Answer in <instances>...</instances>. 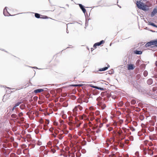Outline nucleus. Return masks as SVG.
Here are the masks:
<instances>
[{
  "label": "nucleus",
  "mask_w": 157,
  "mask_h": 157,
  "mask_svg": "<svg viewBox=\"0 0 157 157\" xmlns=\"http://www.w3.org/2000/svg\"><path fill=\"white\" fill-rule=\"evenodd\" d=\"M137 7L140 10L143 11H147L149 10L148 7L146 4H145L143 2L140 1H137L136 3Z\"/></svg>",
  "instance_id": "obj_1"
},
{
  "label": "nucleus",
  "mask_w": 157,
  "mask_h": 157,
  "mask_svg": "<svg viewBox=\"0 0 157 157\" xmlns=\"http://www.w3.org/2000/svg\"><path fill=\"white\" fill-rule=\"evenodd\" d=\"M157 44V39L151 40L147 42L145 45V47H146L151 46L152 45H155V44Z\"/></svg>",
  "instance_id": "obj_2"
},
{
  "label": "nucleus",
  "mask_w": 157,
  "mask_h": 157,
  "mask_svg": "<svg viewBox=\"0 0 157 157\" xmlns=\"http://www.w3.org/2000/svg\"><path fill=\"white\" fill-rule=\"evenodd\" d=\"M6 7L3 10V14L5 16H11L10 13L7 11Z\"/></svg>",
  "instance_id": "obj_3"
},
{
  "label": "nucleus",
  "mask_w": 157,
  "mask_h": 157,
  "mask_svg": "<svg viewBox=\"0 0 157 157\" xmlns=\"http://www.w3.org/2000/svg\"><path fill=\"white\" fill-rule=\"evenodd\" d=\"M157 13V7L155 8L153 10V11L151 12V17H152L156 13Z\"/></svg>",
  "instance_id": "obj_4"
},
{
  "label": "nucleus",
  "mask_w": 157,
  "mask_h": 157,
  "mask_svg": "<svg viewBox=\"0 0 157 157\" xmlns=\"http://www.w3.org/2000/svg\"><path fill=\"white\" fill-rule=\"evenodd\" d=\"M79 6L81 9L82 10L83 12L85 13L86 12V9L85 8V6L82 5V4H79Z\"/></svg>",
  "instance_id": "obj_5"
},
{
  "label": "nucleus",
  "mask_w": 157,
  "mask_h": 157,
  "mask_svg": "<svg viewBox=\"0 0 157 157\" xmlns=\"http://www.w3.org/2000/svg\"><path fill=\"white\" fill-rule=\"evenodd\" d=\"M135 67L132 64H129L128 65V70H133L134 69Z\"/></svg>",
  "instance_id": "obj_6"
},
{
  "label": "nucleus",
  "mask_w": 157,
  "mask_h": 157,
  "mask_svg": "<svg viewBox=\"0 0 157 157\" xmlns=\"http://www.w3.org/2000/svg\"><path fill=\"white\" fill-rule=\"evenodd\" d=\"M82 107L80 106V105H78L77 106H76L74 108V110L76 111H78V109H79L80 111H81L82 109Z\"/></svg>",
  "instance_id": "obj_7"
},
{
  "label": "nucleus",
  "mask_w": 157,
  "mask_h": 157,
  "mask_svg": "<svg viewBox=\"0 0 157 157\" xmlns=\"http://www.w3.org/2000/svg\"><path fill=\"white\" fill-rule=\"evenodd\" d=\"M44 90L42 89H38L34 90V92L36 94L40 93L41 92L44 91Z\"/></svg>",
  "instance_id": "obj_8"
},
{
  "label": "nucleus",
  "mask_w": 157,
  "mask_h": 157,
  "mask_svg": "<svg viewBox=\"0 0 157 157\" xmlns=\"http://www.w3.org/2000/svg\"><path fill=\"white\" fill-rule=\"evenodd\" d=\"M90 116V120L91 121H93L95 119V117L94 115V113L93 112H91L89 114Z\"/></svg>",
  "instance_id": "obj_9"
},
{
  "label": "nucleus",
  "mask_w": 157,
  "mask_h": 157,
  "mask_svg": "<svg viewBox=\"0 0 157 157\" xmlns=\"http://www.w3.org/2000/svg\"><path fill=\"white\" fill-rule=\"evenodd\" d=\"M35 16L37 18H42V17H43V15H42L37 13H35Z\"/></svg>",
  "instance_id": "obj_10"
},
{
  "label": "nucleus",
  "mask_w": 157,
  "mask_h": 157,
  "mask_svg": "<svg viewBox=\"0 0 157 157\" xmlns=\"http://www.w3.org/2000/svg\"><path fill=\"white\" fill-rule=\"evenodd\" d=\"M107 66L108 67H104L103 68L100 69L99 70V71H106V70L108 69V67H109V64Z\"/></svg>",
  "instance_id": "obj_11"
},
{
  "label": "nucleus",
  "mask_w": 157,
  "mask_h": 157,
  "mask_svg": "<svg viewBox=\"0 0 157 157\" xmlns=\"http://www.w3.org/2000/svg\"><path fill=\"white\" fill-rule=\"evenodd\" d=\"M134 54L136 55H141L142 53V51L136 50L134 51Z\"/></svg>",
  "instance_id": "obj_12"
},
{
  "label": "nucleus",
  "mask_w": 157,
  "mask_h": 157,
  "mask_svg": "<svg viewBox=\"0 0 157 157\" xmlns=\"http://www.w3.org/2000/svg\"><path fill=\"white\" fill-rule=\"evenodd\" d=\"M153 83V80L152 78H149L147 81V83L149 85H151Z\"/></svg>",
  "instance_id": "obj_13"
},
{
  "label": "nucleus",
  "mask_w": 157,
  "mask_h": 157,
  "mask_svg": "<svg viewBox=\"0 0 157 157\" xmlns=\"http://www.w3.org/2000/svg\"><path fill=\"white\" fill-rule=\"evenodd\" d=\"M132 84L133 85V86L135 87L136 88H137V86L138 83L137 82L135 81H132Z\"/></svg>",
  "instance_id": "obj_14"
},
{
  "label": "nucleus",
  "mask_w": 157,
  "mask_h": 157,
  "mask_svg": "<svg viewBox=\"0 0 157 157\" xmlns=\"http://www.w3.org/2000/svg\"><path fill=\"white\" fill-rule=\"evenodd\" d=\"M148 25H151L154 27H155L156 28H157V25H156L155 24H154L153 22H149L148 23Z\"/></svg>",
  "instance_id": "obj_15"
},
{
  "label": "nucleus",
  "mask_w": 157,
  "mask_h": 157,
  "mask_svg": "<svg viewBox=\"0 0 157 157\" xmlns=\"http://www.w3.org/2000/svg\"><path fill=\"white\" fill-rule=\"evenodd\" d=\"M83 85L82 84H73V85H70V86H74V87H77V86H79L80 87L82 86Z\"/></svg>",
  "instance_id": "obj_16"
},
{
  "label": "nucleus",
  "mask_w": 157,
  "mask_h": 157,
  "mask_svg": "<svg viewBox=\"0 0 157 157\" xmlns=\"http://www.w3.org/2000/svg\"><path fill=\"white\" fill-rule=\"evenodd\" d=\"M73 115L74 117H76L77 115V113L76 112L77 111L74 110V109L73 110Z\"/></svg>",
  "instance_id": "obj_17"
},
{
  "label": "nucleus",
  "mask_w": 157,
  "mask_h": 157,
  "mask_svg": "<svg viewBox=\"0 0 157 157\" xmlns=\"http://www.w3.org/2000/svg\"><path fill=\"white\" fill-rule=\"evenodd\" d=\"M96 89L100 90H106V89L105 88H103L101 87H99L97 86Z\"/></svg>",
  "instance_id": "obj_18"
},
{
  "label": "nucleus",
  "mask_w": 157,
  "mask_h": 157,
  "mask_svg": "<svg viewBox=\"0 0 157 157\" xmlns=\"http://www.w3.org/2000/svg\"><path fill=\"white\" fill-rule=\"evenodd\" d=\"M150 125L154 126L155 125V122L151 120H150L149 121Z\"/></svg>",
  "instance_id": "obj_19"
},
{
  "label": "nucleus",
  "mask_w": 157,
  "mask_h": 157,
  "mask_svg": "<svg viewBox=\"0 0 157 157\" xmlns=\"http://www.w3.org/2000/svg\"><path fill=\"white\" fill-rule=\"evenodd\" d=\"M100 46L99 45V44L98 43V42H97V43H95L94 44V45H93V47L95 48H96V47L97 46Z\"/></svg>",
  "instance_id": "obj_20"
},
{
  "label": "nucleus",
  "mask_w": 157,
  "mask_h": 157,
  "mask_svg": "<svg viewBox=\"0 0 157 157\" xmlns=\"http://www.w3.org/2000/svg\"><path fill=\"white\" fill-rule=\"evenodd\" d=\"M25 104H22L20 106V107L21 109H23L25 108Z\"/></svg>",
  "instance_id": "obj_21"
},
{
  "label": "nucleus",
  "mask_w": 157,
  "mask_h": 157,
  "mask_svg": "<svg viewBox=\"0 0 157 157\" xmlns=\"http://www.w3.org/2000/svg\"><path fill=\"white\" fill-rule=\"evenodd\" d=\"M143 75L145 77H146L148 75V72L147 71H145L143 73Z\"/></svg>",
  "instance_id": "obj_22"
},
{
  "label": "nucleus",
  "mask_w": 157,
  "mask_h": 157,
  "mask_svg": "<svg viewBox=\"0 0 157 157\" xmlns=\"http://www.w3.org/2000/svg\"><path fill=\"white\" fill-rule=\"evenodd\" d=\"M22 103V101H19L17 103L15 104V106L16 107L18 106H19L20 104H21Z\"/></svg>",
  "instance_id": "obj_23"
},
{
  "label": "nucleus",
  "mask_w": 157,
  "mask_h": 157,
  "mask_svg": "<svg viewBox=\"0 0 157 157\" xmlns=\"http://www.w3.org/2000/svg\"><path fill=\"white\" fill-rule=\"evenodd\" d=\"M150 132L153 131L154 130V128L153 127H149L148 128Z\"/></svg>",
  "instance_id": "obj_24"
},
{
  "label": "nucleus",
  "mask_w": 157,
  "mask_h": 157,
  "mask_svg": "<svg viewBox=\"0 0 157 157\" xmlns=\"http://www.w3.org/2000/svg\"><path fill=\"white\" fill-rule=\"evenodd\" d=\"M136 101L134 99H133L131 101V104L132 105H134L136 103Z\"/></svg>",
  "instance_id": "obj_25"
},
{
  "label": "nucleus",
  "mask_w": 157,
  "mask_h": 157,
  "mask_svg": "<svg viewBox=\"0 0 157 157\" xmlns=\"http://www.w3.org/2000/svg\"><path fill=\"white\" fill-rule=\"evenodd\" d=\"M123 105H124V103L122 101H120L118 104V106H122Z\"/></svg>",
  "instance_id": "obj_26"
},
{
  "label": "nucleus",
  "mask_w": 157,
  "mask_h": 157,
  "mask_svg": "<svg viewBox=\"0 0 157 157\" xmlns=\"http://www.w3.org/2000/svg\"><path fill=\"white\" fill-rule=\"evenodd\" d=\"M48 145L50 147V148H52V142L50 141H49L48 143Z\"/></svg>",
  "instance_id": "obj_27"
},
{
  "label": "nucleus",
  "mask_w": 157,
  "mask_h": 157,
  "mask_svg": "<svg viewBox=\"0 0 157 157\" xmlns=\"http://www.w3.org/2000/svg\"><path fill=\"white\" fill-rule=\"evenodd\" d=\"M11 117L13 118H16L17 117V115L16 114L13 113L11 115Z\"/></svg>",
  "instance_id": "obj_28"
},
{
  "label": "nucleus",
  "mask_w": 157,
  "mask_h": 157,
  "mask_svg": "<svg viewBox=\"0 0 157 157\" xmlns=\"http://www.w3.org/2000/svg\"><path fill=\"white\" fill-rule=\"evenodd\" d=\"M81 155V153L79 152H78L76 153V157H80Z\"/></svg>",
  "instance_id": "obj_29"
},
{
  "label": "nucleus",
  "mask_w": 157,
  "mask_h": 157,
  "mask_svg": "<svg viewBox=\"0 0 157 157\" xmlns=\"http://www.w3.org/2000/svg\"><path fill=\"white\" fill-rule=\"evenodd\" d=\"M140 59H138L136 61V65L137 66L139 65L140 64Z\"/></svg>",
  "instance_id": "obj_30"
},
{
  "label": "nucleus",
  "mask_w": 157,
  "mask_h": 157,
  "mask_svg": "<svg viewBox=\"0 0 157 157\" xmlns=\"http://www.w3.org/2000/svg\"><path fill=\"white\" fill-rule=\"evenodd\" d=\"M98 43L99 44V45H101V44H103L105 43V41L102 40L100 41L99 42H98Z\"/></svg>",
  "instance_id": "obj_31"
},
{
  "label": "nucleus",
  "mask_w": 157,
  "mask_h": 157,
  "mask_svg": "<svg viewBox=\"0 0 157 157\" xmlns=\"http://www.w3.org/2000/svg\"><path fill=\"white\" fill-rule=\"evenodd\" d=\"M122 129L124 130V131L125 132H127V131H128V132L129 131V129H127L126 128H122Z\"/></svg>",
  "instance_id": "obj_32"
},
{
  "label": "nucleus",
  "mask_w": 157,
  "mask_h": 157,
  "mask_svg": "<svg viewBox=\"0 0 157 157\" xmlns=\"http://www.w3.org/2000/svg\"><path fill=\"white\" fill-rule=\"evenodd\" d=\"M96 121H98V122H100V125L99 126V127L100 128H101L103 125V124L102 123H101L100 121H98V120H96Z\"/></svg>",
  "instance_id": "obj_33"
},
{
  "label": "nucleus",
  "mask_w": 157,
  "mask_h": 157,
  "mask_svg": "<svg viewBox=\"0 0 157 157\" xmlns=\"http://www.w3.org/2000/svg\"><path fill=\"white\" fill-rule=\"evenodd\" d=\"M89 86L91 87H92L93 88H95V89H96V87L97 86H94V85H92V84H89Z\"/></svg>",
  "instance_id": "obj_34"
},
{
  "label": "nucleus",
  "mask_w": 157,
  "mask_h": 157,
  "mask_svg": "<svg viewBox=\"0 0 157 157\" xmlns=\"http://www.w3.org/2000/svg\"><path fill=\"white\" fill-rule=\"evenodd\" d=\"M89 19H88V20L87 21V20H86V23H85V26H88V21H89Z\"/></svg>",
  "instance_id": "obj_35"
},
{
  "label": "nucleus",
  "mask_w": 157,
  "mask_h": 157,
  "mask_svg": "<svg viewBox=\"0 0 157 157\" xmlns=\"http://www.w3.org/2000/svg\"><path fill=\"white\" fill-rule=\"evenodd\" d=\"M62 118L64 119L67 118V115H66L65 114H64L63 115H62Z\"/></svg>",
  "instance_id": "obj_36"
},
{
  "label": "nucleus",
  "mask_w": 157,
  "mask_h": 157,
  "mask_svg": "<svg viewBox=\"0 0 157 157\" xmlns=\"http://www.w3.org/2000/svg\"><path fill=\"white\" fill-rule=\"evenodd\" d=\"M48 18V17L46 16H43V17H42V19H46Z\"/></svg>",
  "instance_id": "obj_37"
},
{
  "label": "nucleus",
  "mask_w": 157,
  "mask_h": 157,
  "mask_svg": "<svg viewBox=\"0 0 157 157\" xmlns=\"http://www.w3.org/2000/svg\"><path fill=\"white\" fill-rule=\"evenodd\" d=\"M73 117L71 116L69 117V119L70 121H72L73 120Z\"/></svg>",
  "instance_id": "obj_38"
},
{
  "label": "nucleus",
  "mask_w": 157,
  "mask_h": 157,
  "mask_svg": "<svg viewBox=\"0 0 157 157\" xmlns=\"http://www.w3.org/2000/svg\"><path fill=\"white\" fill-rule=\"evenodd\" d=\"M100 114V112L98 111H96L95 112V114L96 115H98Z\"/></svg>",
  "instance_id": "obj_39"
},
{
  "label": "nucleus",
  "mask_w": 157,
  "mask_h": 157,
  "mask_svg": "<svg viewBox=\"0 0 157 157\" xmlns=\"http://www.w3.org/2000/svg\"><path fill=\"white\" fill-rule=\"evenodd\" d=\"M108 73L109 74H112L113 73V71H109Z\"/></svg>",
  "instance_id": "obj_40"
},
{
  "label": "nucleus",
  "mask_w": 157,
  "mask_h": 157,
  "mask_svg": "<svg viewBox=\"0 0 157 157\" xmlns=\"http://www.w3.org/2000/svg\"><path fill=\"white\" fill-rule=\"evenodd\" d=\"M23 113L22 112H21L19 113L18 116L19 117H21V116H23Z\"/></svg>",
  "instance_id": "obj_41"
},
{
  "label": "nucleus",
  "mask_w": 157,
  "mask_h": 157,
  "mask_svg": "<svg viewBox=\"0 0 157 157\" xmlns=\"http://www.w3.org/2000/svg\"><path fill=\"white\" fill-rule=\"evenodd\" d=\"M51 151L53 153H55L56 151V150L54 149H52Z\"/></svg>",
  "instance_id": "obj_42"
},
{
  "label": "nucleus",
  "mask_w": 157,
  "mask_h": 157,
  "mask_svg": "<svg viewBox=\"0 0 157 157\" xmlns=\"http://www.w3.org/2000/svg\"><path fill=\"white\" fill-rule=\"evenodd\" d=\"M135 155L137 156H139V152L138 151H136L135 153Z\"/></svg>",
  "instance_id": "obj_43"
},
{
  "label": "nucleus",
  "mask_w": 157,
  "mask_h": 157,
  "mask_svg": "<svg viewBox=\"0 0 157 157\" xmlns=\"http://www.w3.org/2000/svg\"><path fill=\"white\" fill-rule=\"evenodd\" d=\"M101 99V98L100 97H99L97 98V101H100Z\"/></svg>",
  "instance_id": "obj_44"
},
{
  "label": "nucleus",
  "mask_w": 157,
  "mask_h": 157,
  "mask_svg": "<svg viewBox=\"0 0 157 157\" xmlns=\"http://www.w3.org/2000/svg\"><path fill=\"white\" fill-rule=\"evenodd\" d=\"M108 129L109 131L110 132L113 129V128L112 127H110L109 128H108Z\"/></svg>",
  "instance_id": "obj_45"
},
{
  "label": "nucleus",
  "mask_w": 157,
  "mask_h": 157,
  "mask_svg": "<svg viewBox=\"0 0 157 157\" xmlns=\"http://www.w3.org/2000/svg\"><path fill=\"white\" fill-rule=\"evenodd\" d=\"M83 101L86 103H87L88 102V100L87 99H84Z\"/></svg>",
  "instance_id": "obj_46"
},
{
  "label": "nucleus",
  "mask_w": 157,
  "mask_h": 157,
  "mask_svg": "<svg viewBox=\"0 0 157 157\" xmlns=\"http://www.w3.org/2000/svg\"><path fill=\"white\" fill-rule=\"evenodd\" d=\"M54 147L57 150H59V147L56 145H55Z\"/></svg>",
  "instance_id": "obj_47"
},
{
  "label": "nucleus",
  "mask_w": 157,
  "mask_h": 157,
  "mask_svg": "<svg viewBox=\"0 0 157 157\" xmlns=\"http://www.w3.org/2000/svg\"><path fill=\"white\" fill-rule=\"evenodd\" d=\"M136 77L138 78V79H139L140 77V74H138L136 75Z\"/></svg>",
  "instance_id": "obj_48"
},
{
  "label": "nucleus",
  "mask_w": 157,
  "mask_h": 157,
  "mask_svg": "<svg viewBox=\"0 0 157 157\" xmlns=\"http://www.w3.org/2000/svg\"><path fill=\"white\" fill-rule=\"evenodd\" d=\"M130 140H133V137L132 136H131L130 137Z\"/></svg>",
  "instance_id": "obj_49"
},
{
  "label": "nucleus",
  "mask_w": 157,
  "mask_h": 157,
  "mask_svg": "<svg viewBox=\"0 0 157 157\" xmlns=\"http://www.w3.org/2000/svg\"><path fill=\"white\" fill-rule=\"evenodd\" d=\"M44 152L45 155H47L48 153V151L46 150H45Z\"/></svg>",
  "instance_id": "obj_50"
},
{
  "label": "nucleus",
  "mask_w": 157,
  "mask_h": 157,
  "mask_svg": "<svg viewBox=\"0 0 157 157\" xmlns=\"http://www.w3.org/2000/svg\"><path fill=\"white\" fill-rule=\"evenodd\" d=\"M82 153H85L86 152V151L85 150L83 149L82 150Z\"/></svg>",
  "instance_id": "obj_51"
},
{
  "label": "nucleus",
  "mask_w": 157,
  "mask_h": 157,
  "mask_svg": "<svg viewBox=\"0 0 157 157\" xmlns=\"http://www.w3.org/2000/svg\"><path fill=\"white\" fill-rule=\"evenodd\" d=\"M141 66L143 68H145V65L144 64H142L141 65Z\"/></svg>",
  "instance_id": "obj_52"
},
{
  "label": "nucleus",
  "mask_w": 157,
  "mask_h": 157,
  "mask_svg": "<svg viewBox=\"0 0 157 157\" xmlns=\"http://www.w3.org/2000/svg\"><path fill=\"white\" fill-rule=\"evenodd\" d=\"M152 77H155L156 78H157V73L156 74H155L154 76Z\"/></svg>",
  "instance_id": "obj_53"
},
{
  "label": "nucleus",
  "mask_w": 157,
  "mask_h": 157,
  "mask_svg": "<svg viewBox=\"0 0 157 157\" xmlns=\"http://www.w3.org/2000/svg\"><path fill=\"white\" fill-rule=\"evenodd\" d=\"M62 131L63 132V133H64L65 134H67L68 133V132H69L68 131H65V132H63V131Z\"/></svg>",
  "instance_id": "obj_54"
},
{
  "label": "nucleus",
  "mask_w": 157,
  "mask_h": 157,
  "mask_svg": "<svg viewBox=\"0 0 157 157\" xmlns=\"http://www.w3.org/2000/svg\"><path fill=\"white\" fill-rule=\"evenodd\" d=\"M100 132V130L99 129H98L96 131V132L97 133H98L99 132Z\"/></svg>",
  "instance_id": "obj_55"
},
{
  "label": "nucleus",
  "mask_w": 157,
  "mask_h": 157,
  "mask_svg": "<svg viewBox=\"0 0 157 157\" xmlns=\"http://www.w3.org/2000/svg\"><path fill=\"white\" fill-rule=\"evenodd\" d=\"M122 139H124L125 138V136L124 135H122Z\"/></svg>",
  "instance_id": "obj_56"
},
{
  "label": "nucleus",
  "mask_w": 157,
  "mask_h": 157,
  "mask_svg": "<svg viewBox=\"0 0 157 157\" xmlns=\"http://www.w3.org/2000/svg\"><path fill=\"white\" fill-rule=\"evenodd\" d=\"M46 120L47 121V122L46 123V124H48L49 123V121L48 120Z\"/></svg>",
  "instance_id": "obj_57"
},
{
  "label": "nucleus",
  "mask_w": 157,
  "mask_h": 157,
  "mask_svg": "<svg viewBox=\"0 0 157 157\" xmlns=\"http://www.w3.org/2000/svg\"><path fill=\"white\" fill-rule=\"evenodd\" d=\"M107 119L105 118L103 119V121H104L105 122H107Z\"/></svg>",
  "instance_id": "obj_58"
},
{
  "label": "nucleus",
  "mask_w": 157,
  "mask_h": 157,
  "mask_svg": "<svg viewBox=\"0 0 157 157\" xmlns=\"http://www.w3.org/2000/svg\"><path fill=\"white\" fill-rule=\"evenodd\" d=\"M75 153H72V155H71V157H75Z\"/></svg>",
  "instance_id": "obj_59"
},
{
  "label": "nucleus",
  "mask_w": 157,
  "mask_h": 157,
  "mask_svg": "<svg viewBox=\"0 0 157 157\" xmlns=\"http://www.w3.org/2000/svg\"><path fill=\"white\" fill-rule=\"evenodd\" d=\"M63 136H59V139L60 140H61L63 138Z\"/></svg>",
  "instance_id": "obj_60"
},
{
  "label": "nucleus",
  "mask_w": 157,
  "mask_h": 157,
  "mask_svg": "<svg viewBox=\"0 0 157 157\" xmlns=\"http://www.w3.org/2000/svg\"><path fill=\"white\" fill-rule=\"evenodd\" d=\"M131 130L132 131H135V129L133 127H132L131 129Z\"/></svg>",
  "instance_id": "obj_61"
},
{
  "label": "nucleus",
  "mask_w": 157,
  "mask_h": 157,
  "mask_svg": "<svg viewBox=\"0 0 157 157\" xmlns=\"http://www.w3.org/2000/svg\"><path fill=\"white\" fill-rule=\"evenodd\" d=\"M106 153L107 154H109V151L108 150H106Z\"/></svg>",
  "instance_id": "obj_62"
},
{
  "label": "nucleus",
  "mask_w": 157,
  "mask_h": 157,
  "mask_svg": "<svg viewBox=\"0 0 157 157\" xmlns=\"http://www.w3.org/2000/svg\"><path fill=\"white\" fill-rule=\"evenodd\" d=\"M16 107L14 106V107L12 109V111H13L14 109H15V108H16Z\"/></svg>",
  "instance_id": "obj_63"
},
{
  "label": "nucleus",
  "mask_w": 157,
  "mask_h": 157,
  "mask_svg": "<svg viewBox=\"0 0 157 157\" xmlns=\"http://www.w3.org/2000/svg\"><path fill=\"white\" fill-rule=\"evenodd\" d=\"M155 65L157 67V60L155 62Z\"/></svg>",
  "instance_id": "obj_64"
}]
</instances>
